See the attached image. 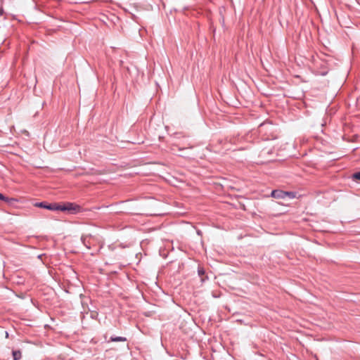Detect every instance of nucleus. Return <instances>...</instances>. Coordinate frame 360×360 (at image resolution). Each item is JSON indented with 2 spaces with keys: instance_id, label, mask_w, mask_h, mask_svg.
I'll return each mask as SVG.
<instances>
[{
  "instance_id": "nucleus-1",
  "label": "nucleus",
  "mask_w": 360,
  "mask_h": 360,
  "mask_svg": "<svg viewBox=\"0 0 360 360\" xmlns=\"http://www.w3.org/2000/svg\"><path fill=\"white\" fill-rule=\"evenodd\" d=\"M58 211L68 212L76 214L82 211V207L74 202H66L63 205L58 204Z\"/></svg>"
},
{
  "instance_id": "nucleus-9",
  "label": "nucleus",
  "mask_w": 360,
  "mask_h": 360,
  "mask_svg": "<svg viewBox=\"0 0 360 360\" xmlns=\"http://www.w3.org/2000/svg\"><path fill=\"white\" fill-rule=\"evenodd\" d=\"M352 179L354 180L360 181V172L354 173L352 174Z\"/></svg>"
},
{
  "instance_id": "nucleus-7",
  "label": "nucleus",
  "mask_w": 360,
  "mask_h": 360,
  "mask_svg": "<svg viewBox=\"0 0 360 360\" xmlns=\"http://www.w3.org/2000/svg\"><path fill=\"white\" fill-rule=\"evenodd\" d=\"M270 127H271V124L262 123L259 125V131L262 132V131L268 129V128Z\"/></svg>"
},
{
  "instance_id": "nucleus-10",
  "label": "nucleus",
  "mask_w": 360,
  "mask_h": 360,
  "mask_svg": "<svg viewBox=\"0 0 360 360\" xmlns=\"http://www.w3.org/2000/svg\"><path fill=\"white\" fill-rule=\"evenodd\" d=\"M4 11V9L3 8L0 7V16L3 15Z\"/></svg>"
},
{
  "instance_id": "nucleus-8",
  "label": "nucleus",
  "mask_w": 360,
  "mask_h": 360,
  "mask_svg": "<svg viewBox=\"0 0 360 360\" xmlns=\"http://www.w3.org/2000/svg\"><path fill=\"white\" fill-rule=\"evenodd\" d=\"M205 270L202 267H199L198 269V274L201 277V281H204L205 278H204L202 276L205 275Z\"/></svg>"
},
{
  "instance_id": "nucleus-6",
  "label": "nucleus",
  "mask_w": 360,
  "mask_h": 360,
  "mask_svg": "<svg viewBox=\"0 0 360 360\" xmlns=\"http://www.w3.org/2000/svg\"><path fill=\"white\" fill-rule=\"evenodd\" d=\"M13 360H20L22 357V354L20 350H13L12 352Z\"/></svg>"
},
{
  "instance_id": "nucleus-2",
  "label": "nucleus",
  "mask_w": 360,
  "mask_h": 360,
  "mask_svg": "<svg viewBox=\"0 0 360 360\" xmlns=\"http://www.w3.org/2000/svg\"><path fill=\"white\" fill-rule=\"evenodd\" d=\"M271 196L277 199H285L286 198L292 199L295 198V193L292 191H283L282 190H274L271 191Z\"/></svg>"
},
{
  "instance_id": "nucleus-5",
  "label": "nucleus",
  "mask_w": 360,
  "mask_h": 360,
  "mask_svg": "<svg viewBox=\"0 0 360 360\" xmlns=\"http://www.w3.org/2000/svg\"><path fill=\"white\" fill-rule=\"evenodd\" d=\"M110 341H111V342H126L127 338L124 337H120V336H112L110 339Z\"/></svg>"
},
{
  "instance_id": "nucleus-4",
  "label": "nucleus",
  "mask_w": 360,
  "mask_h": 360,
  "mask_svg": "<svg viewBox=\"0 0 360 360\" xmlns=\"http://www.w3.org/2000/svg\"><path fill=\"white\" fill-rule=\"evenodd\" d=\"M0 200L6 202L7 204L12 205L13 202H16L17 200L13 198H8L0 193Z\"/></svg>"
},
{
  "instance_id": "nucleus-3",
  "label": "nucleus",
  "mask_w": 360,
  "mask_h": 360,
  "mask_svg": "<svg viewBox=\"0 0 360 360\" xmlns=\"http://www.w3.org/2000/svg\"><path fill=\"white\" fill-rule=\"evenodd\" d=\"M34 206L37 207L44 208L49 210L58 211V203H47L46 202H36Z\"/></svg>"
}]
</instances>
